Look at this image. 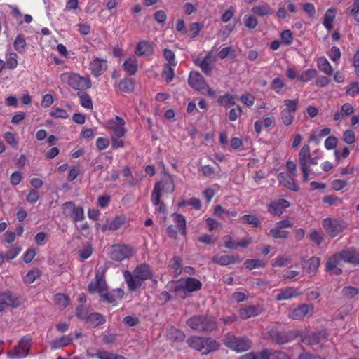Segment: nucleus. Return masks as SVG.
<instances>
[{
    "instance_id": "a211bd4d",
    "label": "nucleus",
    "mask_w": 359,
    "mask_h": 359,
    "mask_svg": "<svg viewBox=\"0 0 359 359\" xmlns=\"http://www.w3.org/2000/svg\"><path fill=\"white\" fill-rule=\"evenodd\" d=\"M135 53L138 56L153 55L154 53V43L147 40L140 41L136 45Z\"/></svg>"
},
{
    "instance_id": "79ce46f5",
    "label": "nucleus",
    "mask_w": 359,
    "mask_h": 359,
    "mask_svg": "<svg viewBox=\"0 0 359 359\" xmlns=\"http://www.w3.org/2000/svg\"><path fill=\"white\" fill-rule=\"evenodd\" d=\"M169 267L175 277L180 276L182 272V259L178 256H175L172 258Z\"/></svg>"
},
{
    "instance_id": "f8f14e48",
    "label": "nucleus",
    "mask_w": 359,
    "mask_h": 359,
    "mask_svg": "<svg viewBox=\"0 0 359 359\" xmlns=\"http://www.w3.org/2000/svg\"><path fill=\"white\" fill-rule=\"evenodd\" d=\"M322 224L326 233L332 238L336 237L346 228L343 220L330 217L324 219Z\"/></svg>"
},
{
    "instance_id": "f03ea898",
    "label": "nucleus",
    "mask_w": 359,
    "mask_h": 359,
    "mask_svg": "<svg viewBox=\"0 0 359 359\" xmlns=\"http://www.w3.org/2000/svg\"><path fill=\"white\" fill-rule=\"evenodd\" d=\"M123 274L128 290L131 292L137 290L142 287L144 281L152 280L154 277V271L146 263L138 264L132 272L126 270Z\"/></svg>"
},
{
    "instance_id": "f3484780",
    "label": "nucleus",
    "mask_w": 359,
    "mask_h": 359,
    "mask_svg": "<svg viewBox=\"0 0 359 359\" xmlns=\"http://www.w3.org/2000/svg\"><path fill=\"white\" fill-rule=\"evenodd\" d=\"M108 67L106 60L97 57H93L89 64V69L91 74L97 78L101 76Z\"/></svg>"
},
{
    "instance_id": "37998d69",
    "label": "nucleus",
    "mask_w": 359,
    "mask_h": 359,
    "mask_svg": "<svg viewBox=\"0 0 359 359\" xmlns=\"http://www.w3.org/2000/svg\"><path fill=\"white\" fill-rule=\"evenodd\" d=\"M126 217L123 215L116 216L109 224L108 229L113 231H116L126 224Z\"/></svg>"
},
{
    "instance_id": "aec40b11",
    "label": "nucleus",
    "mask_w": 359,
    "mask_h": 359,
    "mask_svg": "<svg viewBox=\"0 0 359 359\" xmlns=\"http://www.w3.org/2000/svg\"><path fill=\"white\" fill-rule=\"evenodd\" d=\"M262 311V308L259 305H248L241 308L238 310V315L241 319L245 320L259 316Z\"/></svg>"
},
{
    "instance_id": "e433bc0d",
    "label": "nucleus",
    "mask_w": 359,
    "mask_h": 359,
    "mask_svg": "<svg viewBox=\"0 0 359 359\" xmlns=\"http://www.w3.org/2000/svg\"><path fill=\"white\" fill-rule=\"evenodd\" d=\"M81 105L87 109H93V104L90 96L86 91L77 92Z\"/></svg>"
},
{
    "instance_id": "412c9836",
    "label": "nucleus",
    "mask_w": 359,
    "mask_h": 359,
    "mask_svg": "<svg viewBox=\"0 0 359 359\" xmlns=\"http://www.w3.org/2000/svg\"><path fill=\"white\" fill-rule=\"evenodd\" d=\"M212 261L213 263L219 264L220 266H228L229 264H233L239 263L241 261V257L238 255H215Z\"/></svg>"
},
{
    "instance_id": "6e6552de",
    "label": "nucleus",
    "mask_w": 359,
    "mask_h": 359,
    "mask_svg": "<svg viewBox=\"0 0 359 359\" xmlns=\"http://www.w3.org/2000/svg\"><path fill=\"white\" fill-rule=\"evenodd\" d=\"M189 85L203 95L216 97V93L207 83L203 76L198 72H191L188 78Z\"/></svg>"
},
{
    "instance_id": "cd10ccee",
    "label": "nucleus",
    "mask_w": 359,
    "mask_h": 359,
    "mask_svg": "<svg viewBox=\"0 0 359 359\" xmlns=\"http://www.w3.org/2000/svg\"><path fill=\"white\" fill-rule=\"evenodd\" d=\"M336 15L337 10L335 8L332 7L326 11L323 16V25L328 32H330L333 29V22L336 18Z\"/></svg>"
},
{
    "instance_id": "b1692460",
    "label": "nucleus",
    "mask_w": 359,
    "mask_h": 359,
    "mask_svg": "<svg viewBox=\"0 0 359 359\" xmlns=\"http://www.w3.org/2000/svg\"><path fill=\"white\" fill-rule=\"evenodd\" d=\"M20 304V299L13 297L10 292H3L0 294V312L4 309L3 305L16 308Z\"/></svg>"
},
{
    "instance_id": "c9c22d12",
    "label": "nucleus",
    "mask_w": 359,
    "mask_h": 359,
    "mask_svg": "<svg viewBox=\"0 0 359 359\" xmlns=\"http://www.w3.org/2000/svg\"><path fill=\"white\" fill-rule=\"evenodd\" d=\"M168 337L173 342H182L185 339L186 335L183 331L174 327H170L168 331Z\"/></svg>"
},
{
    "instance_id": "4be33fe9",
    "label": "nucleus",
    "mask_w": 359,
    "mask_h": 359,
    "mask_svg": "<svg viewBox=\"0 0 359 359\" xmlns=\"http://www.w3.org/2000/svg\"><path fill=\"white\" fill-rule=\"evenodd\" d=\"M295 177L296 176L285 172H280L278 175V180L283 186L292 191H297L299 187L295 182Z\"/></svg>"
},
{
    "instance_id": "f257e3e1",
    "label": "nucleus",
    "mask_w": 359,
    "mask_h": 359,
    "mask_svg": "<svg viewBox=\"0 0 359 359\" xmlns=\"http://www.w3.org/2000/svg\"><path fill=\"white\" fill-rule=\"evenodd\" d=\"M88 291L90 294L97 292L103 302L108 304H116L124 296V290L117 288L108 290L107 284L104 280V273L100 269L95 272V280L91 281L88 285Z\"/></svg>"
},
{
    "instance_id": "58836bf2",
    "label": "nucleus",
    "mask_w": 359,
    "mask_h": 359,
    "mask_svg": "<svg viewBox=\"0 0 359 359\" xmlns=\"http://www.w3.org/2000/svg\"><path fill=\"white\" fill-rule=\"evenodd\" d=\"M118 88L122 93H130L134 90L135 84L131 79L124 78L120 81Z\"/></svg>"
},
{
    "instance_id": "393cba45",
    "label": "nucleus",
    "mask_w": 359,
    "mask_h": 359,
    "mask_svg": "<svg viewBox=\"0 0 359 359\" xmlns=\"http://www.w3.org/2000/svg\"><path fill=\"white\" fill-rule=\"evenodd\" d=\"M302 294L299 288L287 287L282 290L276 295V299L278 301L289 300L294 297H299Z\"/></svg>"
},
{
    "instance_id": "0e129e2a",
    "label": "nucleus",
    "mask_w": 359,
    "mask_h": 359,
    "mask_svg": "<svg viewBox=\"0 0 359 359\" xmlns=\"http://www.w3.org/2000/svg\"><path fill=\"white\" fill-rule=\"evenodd\" d=\"M17 58L18 55L16 53L12 52L9 54L8 57L6 59V61L5 62L8 69L12 70L17 67L18 65Z\"/></svg>"
},
{
    "instance_id": "9d476101",
    "label": "nucleus",
    "mask_w": 359,
    "mask_h": 359,
    "mask_svg": "<svg viewBox=\"0 0 359 359\" xmlns=\"http://www.w3.org/2000/svg\"><path fill=\"white\" fill-rule=\"evenodd\" d=\"M32 344V337L30 335H25L20 339L18 345L8 353V355L11 359L25 358L29 355Z\"/></svg>"
},
{
    "instance_id": "c756f323",
    "label": "nucleus",
    "mask_w": 359,
    "mask_h": 359,
    "mask_svg": "<svg viewBox=\"0 0 359 359\" xmlns=\"http://www.w3.org/2000/svg\"><path fill=\"white\" fill-rule=\"evenodd\" d=\"M354 112V108L351 104L346 102L341 107V109L334 113L333 118L336 121H339L347 116H351Z\"/></svg>"
},
{
    "instance_id": "680f3d73",
    "label": "nucleus",
    "mask_w": 359,
    "mask_h": 359,
    "mask_svg": "<svg viewBox=\"0 0 359 359\" xmlns=\"http://www.w3.org/2000/svg\"><path fill=\"white\" fill-rule=\"evenodd\" d=\"M50 116L53 118H60L62 119L69 118L68 113L65 109L60 107H53L50 112Z\"/></svg>"
},
{
    "instance_id": "9b49d317",
    "label": "nucleus",
    "mask_w": 359,
    "mask_h": 359,
    "mask_svg": "<svg viewBox=\"0 0 359 359\" xmlns=\"http://www.w3.org/2000/svg\"><path fill=\"white\" fill-rule=\"evenodd\" d=\"M135 252L134 248L125 244H114L111 246L109 257L114 261L130 259Z\"/></svg>"
},
{
    "instance_id": "6ab92c4d",
    "label": "nucleus",
    "mask_w": 359,
    "mask_h": 359,
    "mask_svg": "<svg viewBox=\"0 0 359 359\" xmlns=\"http://www.w3.org/2000/svg\"><path fill=\"white\" fill-rule=\"evenodd\" d=\"M124 126V120L118 116L108 122L109 128L114 133L115 136L118 138L124 136L126 133Z\"/></svg>"
},
{
    "instance_id": "ddd939ff",
    "label": "nucleus",
    "mask_w": 359,
    "mask_h": 359,
    "mask_svg": "<svg viewBox=\"0 0 359 359\" xmlns=\"http://www.w3.org/2000/svg\"><path fill=\"white\" fill-rule=\"evenodd\" d=\"M173 222L176 224V227L173 225H170L167 228L168 235L171 237L176 238L177 233L180 232L182 236L187 234L186 227V219L182 214L174 213L172 215Z\"/></svg>"
},
{
    "instance_id": "0eeeda50",
    "label": "nucleus",
    "mask_w": 359,
    "mask_h": 359,
    "mask_svg": "<svg viewBox=\"0 0 359 359\" xmlns=\"http://www.w3.org/2000/svg\"><path fill=\"white\" fill-rule=\"evenodd\" d=\"M222 341L225 346L236 353L247 351L252 346V341L247 337H237L230 332L224 334Z\"/></svg>"
},
{
    "instance_id": "2eb2a0df",
    "label": "nucleus",
    "mask_w": 359,
    "mask_h": 359,
    "mask_svg": "<svg viewBox=\"0 0 359 359\" xmlns=\"http://www.w3.org/2000/svg\"><path fill=\"white\" fill-rule=\"evenodd\" d=\"M290 206L288 201L284 198L271 201L267 205V211L273 216L280 217L285 210Z\"/></svg>"
},
{
    "instance_id": "bb28decb",
    "label": "nucleus",
    "mask_w": 359,
    "mask_h": 359,
    "mask_svg": "<svg viewBox=\"0 0 359 359\" xmlns=\"http://www.w3.org/2000/svg\"><path fill=\"white\" fill-rule=\"evenodd\" d=\"M302 262L303 269L310 276H314L320 266V259L316 257H312L309 259Z\"/></svg>"
},
{
    "instance_id": "864d4df0",
    "label": "nucleus",
    "mask_w": 359,
    "mask_h": 359,
    "mask_svg": "<svg viewBox=\"0 0 359 359\" xmlns=\"http://www.w3.org/2000/svg\"><path fill=\"white\" fill-rule=\"evenodd\" d=\"M41 276V271L37 269H33L29 271L25 276L24 277L23 280L25 283L31 284L34 283L37 278H39Z\"/></svg>"
},
{
    "instance_id": "c03bdc74",
    "label": "nucleus",
    "mask_w": 359,
    "mask_h": 359,
    "mask_svg": "<svg viewBox=\"0 0 359 359\" xmlns=\"http://www.w3.org/2000/svg\"><path fill=\"white\" fill-rule=\"evenodd\" d=\"M211 53H208L206 56L201 60L199 66L206 75H210L212 70V65L211 64Z\"/></svg>"
},
{
    "instance_id": "423d86ee",
    "label": "nucleus",
    "mask_w": 359,
    "mask_h": 359,
    "mask_svg": "<svg viewBox=\"0 0 359 359\" xmlns=\"http://www.w3.org/2000/svg\"><path fill=\"white\" fill-rule=\"evenodd\" d=\"M62 83H66L72 88L78 92L85 91L91 88L92 83L88 76H81L79 74L74 72L62 73L60 76Z\"/></svg>"
},
{
    "instance_id": "5701e85b",
    "label": "nucleus",
    "mask_w": 359,
    "mask_h": 359,
    "mask_svg": "<svg viewBox=\"0 0 359 359\" xmlns=\"http://www.w3.org/2000/svg\"><path fill=\"white\" fill-rule=\"evenodd\" d=\"M342 259L340 257V253L333 255L332 257H330L326 264V269L327 271L335 274V275H339L342 273V270L338 267L339 265L340 261Z\"/></svg>"
},
{
    "instance_id": "de8ad7c7",
    "label": "nucleus",
    "mask_w": 359,
    "mask_h": 359,
    "mask_svg": "<svg viewBox=\"0 0 359 359\" xmlns=\"http://www.w3.org/2000/svg\"><path fill=\"white\" fill-rule=\"evenodd\" d=\"M217 102L219 105L223 106L226 108L236 104L234 97L229 93H226L222 96L218 97Z\"/></svg>"
},
{
    "instance_id": "1a4fd4ad",
    "label": "nucleus",
    "mask_w": 359,
    "mask_h": 359,
    "mask_svg": "<svg viewBox=\"0 0 359 359\" xmlns=\"http://www.w3.org/2000/svg\"><path fill=\"white\" fill-rule=\"evenodd\" d=\"M202 283L199 280L189 277L177 281L172 287V291L179 294L183 292L184 295L180 296L184 298L186 297V291L189 292L199 291L202 288Z\"/></svg>"
},
{
    "instance_id": "69168bd1",
    "label": "nucleus",
    "mask_w": 359,
    "mask_h": 359,
    "mask_svg": "<svg viewBox=\"0 0 359 359\" xmlns=\"http://www.w3.org/2000/svg\"><path fill=\"white\" fill-rule=\"evenodd\" d=\"M244 25L248 29H253L257 26L258 21L254 15H245L244 17Z\"/></svg>"
},
{
    "instance_id": "5fc2aeb1",
    "label": "nucleus",
    "mask_w": 359,
    "mask_h": 359,
    "mask_svg": "<svg viewBox=\"0 0 359 359\" xmlns=\"http://www.w3.org/2000/svg\"><path fill=\"white\" fill-rule=\"evenodd\" d=\"M174 67L175 66L171 65H163L162 76L165 78L167 83L171 82L174 78Z\"/></svg>"
},
{
    "instance_id": "7c9ffc66",
    "label": "nucleus",
    "mask_w": 359,
    "mask_h": 359,
    "mask_svg": "<svg viewBox=\"0 0 359 359\" xmlns=\"http://www.w3.org/2000/svg\"><path fill=\"white\" fill-rule=\"evenodd\" d=\"M105 322L106 318L104 315L98 312H93L89 314L86 323L89 325V326L95 328L104 324Z\"/></svg>"
},
{
    "instance_id": "49530a36",
    "label": "nucleus",
    "mask_w": 359,
    "mask_h": 359,
    "mask_svg": "<svg viewBox=\"0 0 359 359\" xmlns=\"http://www.w3.org/2000/svg\"><path fill=\"white\" fill-rule=\"evenodd\" d=\"M317 74L318 72L316 69L309 68L299 74V79L302 82L306 83L314 79Z\"/></svg>"
},
{
    "instance_id": "4468645a",
    "label": "nucleus",
    "mask_w": 359,
    "mask_h": 359,
    "mask_svg": "<svg viewBox=\"0 0 359 359\" xmlns=\"http://www.w3.org/2000/svg\"><path fill=\"white\" fill-rule=\"evenodd\" d=\"M311 149L309 144H304L299 153V161L301 167V170L303 172V182H306L309 180V171H310V158H311Z\"/></svg>"
},
{
    "instance_id": "f704fd0d",
    "label": "nucleus",
    "mask_w": 359,
    "mask_h": 359,
    "mask_svg": "<svg viewBox=\"0 0 359 359\" xmlns=\"http://www.w3.org/2000/svg\"><path fill=\"white\" fill-rule=\"evenodd\" d=\"M317 66L319 70L330 76L333 73V68L325 57H320L317 60Z\"/></svg>"
},
{
    "instance_id": "7ed1b4c3",
    "label": "nucleus",
    "mask_w": 359,
    "mask_h": 359,
    "mask_svg": "<svg viewBox=\"0 0 359 359\" xmlns=\"http://www.w3.org/2000/svg\"><path fill=\"white\" fill-rule=\"evenodd\" d=\"M186 324L198 333H211L219 329L216 318L208 314L194 315L187 320Z\"/></svg>"
},
{
    "instance_id": "39448f33",
    "label": "nucleus",
    "mask_w": 359,
    "mask_h": 359,
    "mask_svg": "<svg viewBox=\"0 0 359 359\" xmlns=\"http://www.w3.org/2000/svg\"><path fill=\"white\" fill-rule=\"evenodd\" d=\"M165 177L155 183L151 195V200L154 205L159 203L162 194H172L174 192L175 186L174 180L169 173H165Z\"/></svg>"
},
{
    "instance_id": "bf43d9fd",
    "label": "nucleus",
    "mask_w": 359,
    "mask_h": 359,
    "mask_svg": "<svg viewBox=\"0 0 359 359\" xmlns=\"http://www.w3.org/2000/svg\"><path fill=\"white\" fill-rule=\"evenodd\" d=\"M241 219L253 227H258L260 225V221L255 215H245L241 217Z\"/></svg>"
},
{
    "instance_id": "13d9d810",
    "label": "nucleus",
    "mask_w": 359,
    "mask_h": 359,
    "mask_svg": "<svg viewBox=\"0 0 359 359\" xmlns=\"http://www.w3.org/2000/svg\"><path fill=\"white\" fill-rule=\"evenodd\" d=\"M347 11L357 22H359V0H354L353 4L347 8Z\"/></svg>"
},
{
    "instance_id": "c85d7f7f",
    "label": "nucleus",
    "mask_w": 359,
    "mask_h": 359,
    "mask_svg": "<svg viewBox=\"0 0 359 359\" xmlns=\"http://www.w3.org/2000/svg\"><path fill=\"white\" fill-rule=\"evenodd\" d=\"M297 337L294 331L277 332L273 336V339L278 344H285L292 341Z\"/></svg>"
},
{
    "instance_id": "338daca9",
    "label": "nucleus",
    "mask_w": 359,
    "mask_h": 359,
    "mask_svg": "<svg viewBox=\"0 0 359 359\" xmlns=\"http://www.w3.org/2000/svg\"><path fill=\"white\" fill-rule=\"evenodd\" d=\"M285 83L280 77L274 78L271 83V88L276 93H278L285 87Z\"/></svg>"
},
{
    "instance_id": "3c124183",
    "label": "nucleus",
    "mask_w": 359,
    "mask_h": 359,
    "mask_svg": "<svg viewBox=\"0 0 359 359\" xmlns=\"http://www.w3.org/2000/svg\"><path fill=\"white\" fill-rule=\"evenodd\" d=\"M53 300L55 303L60 308H66L70 302L69 297L65 294L57 293L54 296Z\"/></svg>"
},
{
    "instance_id": "8fccbe9b",
    "label": "nucleus",
    "mask_w": 359,
    "mask_h": 359,
    "mask_svg": "<svg viewBox=\"0 0 359 359\" xmlns=\"http://www.w3.org/2000/svg\"><path fill=\"white\" fill-rule=\"evenodd\" d=\"M268 235L271 236L274 239H286L289 236V232L286 230L279 229L276 226L269 231Z\"/></svg>"
},
{
    "instance_id": "603ef678",
    "label": "nucleus",
    "mask_w": 359,
    "mask_h": 359,
    "mask_svg": "<svg viewBox=\"0 0 359 359\" xmlns=\"http://www.w3.org/2000/svg\"><path fill=\"white\" fill-rule=\"evenodd\" d=\"M280 115L282 123L285 126H291L293 123L295 118V114H292L291 112H288L286 111L281 110Z\"/></svg>"
},
{
    "instance_id": "2f4dec72",
    "label": "nucleus",
    "mask_w": 359,
    "mask_h": 359,
    "mask_svg": "<svg viewBox=\"0 0 359 359\" xmlns=\"http://www.w3.org/2000/svg\"><path fill=\"white\" fill-rule=\"evenodd\" d=\"M123 68L129 76L135 75L138 70V62L136 57L133 56L126 59L123 64Z\"/></svg>"
},
{
    "instance_id": "dca6fc26",
    "label": "nucleus",
    "mask_w": 359,
    "mask_h": 359,
    "mask_svg": "<svg viewBox=\"0 0 359 359\" xmlns=\"http://www.w3.org/2000/svg\"><path fill=\"white\" fill-rule=\"evenodd\" d=\"M313 305L308 304H302L300 306L292 309L289 311L288 317L290 319L294 320H302L306 315L311 313V315L313 312Z\"/></svg>"
},
{
    "instance_id": "ea45409f",
    "label": "nucleus",
    "mask_w": 359,
    "mask_h": 359,
    "mask_svg": "<svg viewBox=\"0 0 359 359\" xmlns=\"http://www.w3.org/2000/svg\"><path fill=\"white\" fill-rule=\"evenodd\" d=\"M252 12L260 17H264L271 13V9L267 4L257 5L252 8Z\"/></svg>"
},
{
    "instance_id": "a19ab883",
    "label": "nucleus",
    "mask_w": 359,
    "mask_h": 359,
    "mask_svg": "<svg viewBox=\"0 0 359 359\" xmlns=\"http://www.w3.org/2000/svg\"><path fill=\"white\" fill-rule=\"evenodd\" d=\"M91 357L96 358L97 359H126L123 356L116 353L100 350L97 351L95 354L92 355Z\"/></svg>"
},
{
    "instance_id": "20e7f679",
    "label": "nucleus",
    "mask_w": 359,
    "mask_h": 359,
    "mask_svg": "<svg viewBox=\"0 0 359 359\" xmlns=\"http://www.w3.org/2000/svg\"><path fill=\"white\" fill-rule=\"evenodd\" d=\"M188 346L202 355H208L219 349V343L212 337L192 335L187 338Z\"/></svg>"
},
{
    "instance_id": "e2e57ef3",
    "label": "nucleus",
    "mask_w": 359,
    "mask_h": 359,
    "mask_svg": "<svg viewBox=\"0 0 359 359\" xmlns=\"http://www.w3.org/2000/svg\"><path fill=\"white\" fill-rule=\"evenodd\" d=\"M280 40L285 45H291L293 43V34L290 29L283 30L280 33Z\"/></svg>"
},
{
    "instance_id": "052dcab7",
    "label": "nucleus",
    "mask_w": 359,
    "mask_h": 359,
    "mask_svg": "<svg viewBox=\"0 0 359 359\" xmlns=\"http://www.w3.org/2000/svg\"><path fill=\"white\" fill-rule=\"evenodd\" d=\"M4 138L6 142L10 144L13 149H17L18 147V141L16 139L15 135L12 132H6L4 134Z\"/></svg>"
},
{
    "instance_id": "4c0bfd02",
    "label": "nucleus",
    "mask_w": 359,
    "mask_h": 359,
    "mask_svg": "<svg viewBox=\"0 0 359 359\" xmlns=\"http://www.w3.org/2000/svg\"><path fill=\"white\" fill-rule=\"evenodd\" d=\"M27 43L23 35L18 34L13 41L14 49L20 54L26 52Z\"/></svg>"
},
{
    "instance_id": "6e6d98bb",
    "label": "nucleus",
    "mask_w": 359,
    "mask_h": 359,
    "mask_svg": "<svg viewBox=\"0 0 359 359\" xmlns=\"http://www.w3.org/2000/svg\"><path fill=\"white\" fill-rule=\"evenodd\" d=\"M199 171L204 177H212L215 175L219 174V172L216 171L215 168L210 165H201Z\"/></svg>"
},
{
    "instance_id": "4d7b16f0",
    "label": "nucleus",
    "mask_w": 359,
    "mask_h": 359,
    "mask_svg": "<svg viewBox=\"0 0 359 359\" xmlns=\"http://www.w3.org/2000/svg\"><path fill=\"white\" fill-rule=\"evenodd\" d=\"M90 313L88 312V309L83 305H79L76 308V316L85 323Z\"/></svg>"
},
{
    "instance_id": "473e14b6",
    "label": "nucleus",
    "mask_w": 359,
    "mask_h": 359,
    "mask_svg": "<svg viewBox=\"0 0 359 359\" xmlns=\"http://www.w3.org/2000/svg\"><path fill=\"white\" fill-rule=\"evenodd\" d=\"M261 359H288V357L283 351L263 349L261 351Z\"/></svg>"
},
{
    "instance_id": "a878e982",
    "label": "nucleus",
    "mask_w": 359,
    "mask_h": 359,
    "mask_svg": "<svg viewBox=\"0 0 359 359\" xmlns=\"http://www.w3.org/2000/svg\"><path fill=\"white\" fill-rule=\"evenodd\" d=\"M341 258L348 263L359 264V252L355 248H351L342 250L340 252Z\"/></svg>"
},
{
    "instance_id": "774afa93",
    "label": "nucleus",
    "mask_w": 359,
    "mask_h": 359,
    "mask_svg": "<svg viewBox=\"0 0 359 359\" xmlns=\"http://www.w3.org/2000/svg\"><path fill=\"white\" fill-rule=\"evenodd\" d=\"M346 94L351 97H355L359 94V83L354 81L351 83L346 90Z\"/></svg>"
},
{
    "instance_id": "09e8293b",
    "label": "nucleus",
    "mask_w": 359,
    "mask_h": 359,
    "mask_svg": "<svg viewBox=\"0 0 359 359\" xmlns=\"http://www.w3.org/2000/svg\"><path fill=\"white\" fill-rule=\"evenodd\" d=\"M244 265L246 269L252 270L256 268H263L266 266V262L262 259H247L244 262Z\"/></svg>"
},
{
    "instance_id": "a18cd8bd",
    "label": "nucleus",
    "mask_w": 359,
    "mask_h": 359,
    "mask_svg": "<svg viewBox=\"0 0 359 359\" xmlns=\"http://www.w3.org/2000/svg\"><path fill=\"white\" fill-rule=\"evenodd\" d=\"M283 103L285 106V108L282 109L283 111L291 112L292 114H295L297 111L299 105L298 99H285L283 101Z\"/></svg>"
},
{
    "instance_id": "72a5a7b5",
    "label": "nucleus",
    "mask_w": 359,
    "mask_h": 359,
    "mask_svg": "<svg viewBox=\"0 0 359 359\" xmlns=\"http://www.w3.org/2000/svg\"><path fill=\"white\" fill-rule=\"evenodd\" d=\"M72 342V338L69 335H64L50 342L52 349L56 350L69 345Z\"/></svg>"
}]
</instances>
